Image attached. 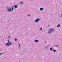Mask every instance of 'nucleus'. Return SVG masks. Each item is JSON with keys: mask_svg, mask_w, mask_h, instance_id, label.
Wrapping results in <instances>:
<instances>
[{"mask_svg": "<svg viewBox=\"0 0 62 62\" xmlns=\"http://www.w3.org/2000/svg\"><path fill=\"white\" fill-rule=\"evenodd\" d=\"M48 30H49L48 33H49V34H50V33H51L53 32V31H54V28H51L48 29Z\"/></svg>", "mask_w": 62, "mask_h": 62, "instance_id": "nucleus-1", "label": "nucleus"}, {"mask_svg": "<svg viewBox=\"0 0 62 62\" xmlns=\"http://www.w3.org/2000/svg\"><path fill=\"white\" fill-rule=\"evenodd\" d=\"M13 45V44L11 42L6 43L5 44V45H6L7 46H9L10 45Z\"/></svg>", "mask_w": 62, "mask_h": 62, "instance_id": "nucleus-2", "label": "nucleus"}, {"mask_svg": "<svg viewBox=\"0 0 62 62\" xmlns=\"http://www.w3.org/2000/svg\"><path fill=\"white\" fill-rule=\"evenodd\" d=\"M7 11L8 12H11L12 11V9L10 8H7Z\"/></svg>", "mask_w": 62, "mask_h": 62, "instance_id": "nucleus-3", "label": "nucleus"}, {"mask_svg": "<svg viewBox=\"0 0 62 62\" xmlns=\"http://www.w3.org/2000/svg\"><path fill=\"white\" fill-rule=\"evenodd\" d=\"M40 20V19L37 18L35 20V23H37V22H39Z\"/></svg>", "mask_w": 62, "mask_h": 62, "instance_id": "nucleus-4", "label": "nucleus"}, {"mask_svg": "<svg viewBox=\"0 0 62 62\" xmlns=\"http://www.w3.org/2000/svg\"><path fill=\"white\" fill-rule=\"evenodd\" d=\"M38 42H39V41L38 40H35L34 42H36V43L37 42H38Z\"/></svg>", "mask_w": 62, "mask_h": 62, "instance_id": "nucleus-5", "label": "nucleus"}, {"mask_svg": "<svg viewBox=\"0 0 62 62\" xmlns=\"http://www.w3.org/2000/svg\"><path fill=\"white\" fill-rule=\"evenodd\" d=\"M43 8H40V10L41 11H42L43 10Z\"/></svg>", "mask_w": 62, "mask_h": 62, "instance_id": "nucleus-6", "label": "nucleus"}, {"mask_svg": "<svg viewBox=\"0 0 62 62\" xmlns=\"http://www.w3.org/2000/svg\"><path fill=\"white\" fill-rule=\"evenodd\" d=\"M17 5H15L14 6V7H15V8H17Z\"/></svg>", "mask_w": 62, "mask_h": 62, "instance_id": "nucleus-7", "label": "nucleus"}, {"mask_svg": "<svg viewBox=\"0 0 62 62\" xmlns=\"http://www.w3.org/2000/svg\"><path fill=\"white\" fill-rule=\"evenodd\" d=\"M60 24H58L57 26V27H60Z\"/></svg>", "mask_w": 62, "mask_h": 62, "instance_id": "nucleus-8", "label": "nucleus"}, {"mask_svg": "<svg viewBox=\"0 0 62 62\" xmlns=\"http://www.w3.org/2000/svg\"><path fill=\"white\" fill-rule=\"evenodd\" d=\"M14 7H12V10H14Z\"/></svg>", "mask_w": 62, "mask_h": 62, "instance_id": "nucleus-9", "label": "nucleus"}, {"mask_svg": "<svg viewBox=\"0 0 62 62\" xmlns=\"http://www.w3.org/2000/svg\"><path fill=\"white\" fill-rule=\"evenodd\" d=\"M53 52H56V50H54V49H53Z\"/></svg>", "mask_w": 62, "mask_h": 62, "instance_id": "nucleus-10", "label": "nucleus"}, {"mask_svg": "<svg viewBox=\"0 0 62 62\" xmlns=\"http://www.w3.org/2000/svg\"><path fill=\"white\" fill-rule=\"evenodd\" d=\"M49 47V46H46L45 48H46V49L47 48V47Z\"/></svg>", "mask_w": 62, "mask_h": 62, "instance_id": "nucleus-11", "label": "nucleus"}, {"mask_svg": "<svg viewBox=\"0 0 62 62\" xmlns=\"http://www.w3.org/2000/svg\"><path fill=\"white\" fill-rule=\"evenodd\" d=\"M59 46V45H56L55 46V47H58Z\"/></svg>", "mask_w": 62, "mask_h": 62, "instance_id": "nucleus-12", "label": "nucleus"}, {"mask_svg": "<svg viewBox=\"0 0 62 62\" xmlns=\"http://www.w3.org/2000/svg\"><path fill=\"white\" fill-rule=\"evenodd\" d=\"M9 42H10V41H9V40H8V43H9Z\"/></svg>", "mask_w": 62, "mask_h": 62, "instance_id": "nucleus-13", "label": "nucleus"}, {"mask_svg": "<svg viewBox=\"0 0 62 62\" xmlns=\"http://www.w3.org/2000/svg\"><path fill=\"white\" fill-rule=\"evenodd\" d=\"M50 51H52V48H50Z\"/></svg>", "mask_w": 62, "mask_h": 62, "instance_id": "nucleus-14", "label": "nucleus"}, {"mask_svg": "<svg viewBox=\"0 0 62 62\" xmlns=\"http://www.w3.org/2000/svg\"><path fill=\"white\" fill-rule=\"evenodd\" d=\"M3 54V53H0V55H1V54Z\"/></svg>", "mask_w": 62, "mask_h": 62, "instance_id": "nucleus-15", "label": "nucleus"}, {"mask_svg": "<svg viewBox=\"0 0 62 62\" xmlns=\"http://www.w3.org/2000/svg\"><path fill=\"white\" fill-rule=\"evenodd\" d=\"M40 30H42V28H40Z\"/></svg>", "mask_w": 62, "mask_h": 62, "instance_id": "nucleus-16", "label": "nucleus"}, {"mask_svg": "<svg viewBox=\"0 0 62 62\" xmlns=\"http://www.w3.org/2000/svg\"><path fill=\"white\" fill-rule=\"evenodd\" d=\"M15 41H16L17 40V39H15Z\"/></svg>", "mask_w": 62, "mask_h": 62, "instance_id": "nucleus-17", "label": "nucleus"}, {"mask_svg": "<svg viewBox=\"0 0 62 62\" xmlns=\"http://www.w3.org/2000/svg\"><path fill=\"white\" fill-rule=\"evenodd\" d=\"M28 16L29 17H30V14H29Z\"/></svg>", "mask_w": 62, "mask_h": 62, "instance_id": "nucleus-18", "label": "nucleus"}, {"mask_svg": "<svg viewBox=\"0 0 62 62\" xmlns=\"http://www.w3.org/2000/svg\"><path fill=\"white\" fill-rule=\"evenodd\" d=\"M10 38V36H8V39H9V38Z\"/></svg>", "mask_w": 62, "mask_h": 62, "instance_id": "nucleus-19", "label": "nucleus"}, {"mask_svg": "<svg viewBox=\"0 0 62 62\" xmlns=\"http://www.w3.org/2000/svg\"><path fill=\"white\" fill-rule=\"evenodd\" d=\"M23 2H21V4H23Z\"/></svg>", "mask_w": 62, "mask_h": 62, "instance_id": "nucleus-20", "label": "nucleus"}, {"mask_svg": "<svg viewBox=\"0 0 62 62\" xmlns=\"http://www.w3.org/2000/svg\"><path fill=\"white\" fill-rule=\"evenodd\" d=\"M19 48L20 49H21V46H19Z\"/></svg>", "mask_w": 62, "mask_h": 62, "instance_id": "nucleus-21", "label": "nucleus"}, {"mask_svg": "<svg viewBox=\"0 0 62 62\" xmlns=\"http://www.w3.org/2000/svg\"><path fill=\"white\" fill-rule=\"evenodd\" d=\"M18 45H19V46H20V44H18Z\"/></svg>", "mask_w": 62, "mask_h": 62, "instance_id": "nucleus-22", "label": "nucleus"}, {"mask_svg": "<svg viewBox=\"0 0 62 62\" xmlns=\"http://www.w3.org/2000/svg\"><path fill=\"white\" fill-rule=\"evenodd\" d=\"M61 16H62V14H61Z\"/></svg>", "mask_w": 62, "mask_h": 62, "instance_id": "nucleus-23", "label": "nucleus"}, {"mask_svg": "<svg viewBox=\"0 0 62 62\" xmlns=\"http://www.w3.org/2000/svg\"><path fill=\"white\" fill-rule=\"evenodd\" d=\"M46 42H47L45 41V43H46Z\"/></svg>", "mask_w": 62, "mask_h": 62, "instance_id": "nucleus-24", "label": "nucleus"}, {"mask_svg": "<svg viewBox=\"0 0 62 62\" xmlns=\"http://www.w3.org/2000/svg\"><path fill=\"white\" fill-rule=\"evenodd\" d=\"M9 21H10V20H9Z\"/></svg>", "mask_w": 62, "mask_h": 62, "instance_id": "nucleus-25", "label": "nucleus"}]
</instances>
